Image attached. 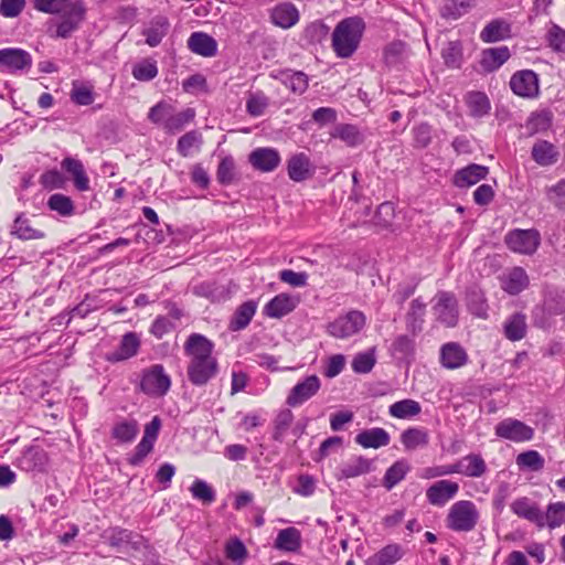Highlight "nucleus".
<instances>
[{
  "label": "nucleus",
  "mask_w": 565,
  "mask_h": 565,
  "mask_svg": "<svg viewBox=\"0 0 565 565\" xmlns=\"http://www.w3.org/2000/svg\"><path fill=\"white\" fill-rule=\"evenodd\" d=\"M214 344L205 335L192 333L184 343V353L190 358L186 374L194 386H204L218 372V362L213 356Z\"/></svg>",
  "instance_id": "nucleus-1"
},
{
  "label": "nucleus",
  "mask_w": 565,
  "mask_h": 565,
  "mask_svg": "<svg viewBox=\"0 0 565 565\" xmlns=\"http://www.w3.org/2000/svg\"><path fill=\"white\" fill-rule=\"evenodd\" d=\"M366 24L360 15L342 19L331 34V46L340 58H349L358 51Z\"/></svg>",
  "instance_id": "nucleus-2"
},
{
  "label": "nucleus",
  "mask_w": 565,
  "mask_h": 565,
  "mask_svg": "<svg viewBox=\"0 0 565 565\" xmlns=\"http://www.w3.org/2000/svg\"><path fill=\"white\" fill-rule=\"evenodd\" d=\"M480 519L477 505L470 500H459L448 510L445 519L446 527L454 532H471Z\"/></svg>",
  "instance_id": "nucleus-3"
},
{
  "label": "nucleus",
  "mask_w": 565,
  "mask_h": 565,
  "mask_svg": "<svg viewBox=\"0 0 565 565\" xmlns=\"http://www.w3.org/2000/svg\"><path fill=\"white\" fill-rule=\"evenodd\" d=\"M365 324V315L360 310L352 309L329 322L327 332L335 339H348L358 334Z\"/></svg>",
  "instance_id": "nucleus-4"
},
{
  "label": "nucleus",
  "mask_w": 565,
  "mask_h": 565,
  "mask_svg": "<svg viewBox=\"0 0 565 565\" xmlns=\"http://www.w3.org/2000/svg\"><path fill=\"white\" fill-rule=\"evenodd\" d=\"M171 387V379L162 364H153L141 372L139 390L148 396H164Z\"/></svg>",
  "instance_id": "nucleus-5"
},
{
  "label": "nucleus",
  "mask_w": 565,
  "mask_h": 565,
  "mask_svg": "<svg viewBox=\"0 0 565 565\" xmlns=\"http://www.w3.org/2000/svg\"><path fill=\"white\" fill-rule=\"evenodd\" d=\"M504 244L513 253L533 255L541 245V234L536 228H514L505 234Z\"/></svg>",
  "instance_id": "nucleus-6"
},
{
  "label": "nucleus",
  "mask_w": 565,
  "mask_h": 565,
  "mask_svg": "<svg viewBox=\"0 0 565 565\" xmlns=\"http://www.w3.org/2000/svg\"><path fill=\"white\" fill-rule=\"evenodd\" d=\"M86 8L81 0L68 3L66 9L60 13V21L56 23L53 38L68 39L77 31L85 19Z\"/></svg>",
  "instance_id": "nucleus-7"
},
{
  "label": "nucleus",
  "mask_w": 565,
  "mask_h": 565,
  "mask_svg": "<svg viewBox=\"0 0 565 565\" xmlns=\"http://www.w3.org/2000/svg\"><path fill=\"white\" fill-rule=\"evenodd\" d=\"M140 347V337L132 331L126 332L121 337L118 347L114 351L105 353L104 360L111 364L127 361L138 354Z\"/></svg>",
  "instance_id": "nucleus-8"
},
{
  "label": "nucleus",
  "mask_w": 565,
  "mask_h": 565,
  "mask_svg": "<svg viewBox=\"0 0 565 565\" xmlns=\"http://www.w3.org/2000/svg\"><path fill=\"white\" fill-rule=\"evenodd\" d=\"M495 435L503 439L523 443L533 438L534 429L519 419L505 418L497 424Z\"/></svg>",
  "instance_id": "nucleus-9"
},
{
  "label": "nucleus",
  "mask_w": 565,
  "mask_h": 565,
  "mask_svg": "<svg viewBox=\"0 0 565 565\" xmlns=\"http://www.w3.org/2000/svg\"><path fill=\"white\" fill-rule=\"evenodd\" d=\"M510 88L520 97H536L540 93L539 76L532 70L518 71L510 78Z\"/></svg>",
  "instance_id": "nucleus-10"
},
{
  "label": "nucleus",
  "mask_w": 565,
  "mask_h": 565,
  "mask_svg": "<svg viewBox=\"0 0 565 565\" xmlns=\"http://www.w3.org/2000/svg\"><path fill=\"white\" fill-rule=\"evenodd\" d=\"M437 297V303L434 306L437 320L447 328L456 327L459 313L455 295L449 291H439Z\"/></svg>",
  "instance_id": "nucleus-11"
},
{
  "label": "nucleus",
  "mask_w": 565,
  "mask_h": 565,
  "mask_svg": "<svg viewBox=\"0 0 565 565\" xmlns=\"http://www.w3.org/2000/svg\"><path fill=\"white\" fill-rule=\"evenodd\" d=\"M486 471L484 461H470L467 466H462L459 461L454 465H444L428 468L423 473L424 478L431 479L451 473H462L468 477H480Z\"/></svg>",
  "instance_id": "nucleus-12"
},
{
  "label": "nucleus",
  "mask_w": 565,
  "mask_h": 565,
  "mask_svg": "<svg viewBox=\"0 0 565 565\" xmlns=\"http://www.w3.org/2000/svg\"><path fill=\"white\" fill-rule=\"evenodd\" d=\"M32 62L31 54L23 49L4 47L0 50V65L11 74L29 71Z\"/></svg>",
  "instance_id": "nucleus-13"
},
{
  "label": "nucleus",
  "mask_w": 565,
  "mask_h": 565,
  "mask_svg": "<svg viewBox=\"0 0 565 565\" xmlns=\"http://www.w3.org/2000/svg\"><path fill=\"white\" fill-rule=\"evenodd\" d=\"M459 491L455 481L443 479L434 482L426 490L427 501L434 507H444L452 500Z\"/></svg>",
  "instance_id": "nucleus-14"
},
{
  "label": "nucleus",
  "mask_w": 565,
  "mask_h": 565,
  "mask_svg": "<svg viewBox=\"0 0 565 565\" xmlns=\"http://www.w3.org/2000/svg\"><path fill=\"white\" fill-rule=\"evenodd\" d=\"M321 386L320 379L317 375H309L303 381L298 382L287 396L286 403L291 407L302 405L317 394Z\"/></svg>",
  "instance_id": "nucleus-15"
},
{
  "label": "nucleus",
  "mask_w": 565,
  "mask_h": 565,
  "mask_svg": "<svg viewBox=\"0 0 565 565\" xmlns=\"http://www.w3.org/2000/svg\"><path fill=\"white\" fill-rule=\"evenodd\" d=\"M287 174L294 182H303L315 174V166L305 152H298L287 160Z\"/></svg>",
  "instance_id": "nucleus-16"
},
{
  "label": "nucleus",
  "mask_w": 565,
  "mask_h": 565,
  "mask_svg": "<svg viewBox=\"0 0 565 565\" xmlns=\"http://www.w3.org/2000/svg\"><path fill=\"white\" fill-rule=\"evenodd\" d=\"M501 288L510 296H518L530 286V277L521 266L510 268L501 278Z\"/></svg>",
  "instance_id": "nucleus-17"
},
{
  "label": "nucleus",
  "mask_w": 565,
  "mask_h": 565,
  "mask_svg": "<svg viewBox=\"0 0 565 565\" xmlns=\"http://www.w3.org/2000/svg\"><path fill=\"white\" fill-rule=\"evenodd\" d=\"M299 303L297 297L281 292L271 298L264 307L263 313L266 317L280 319L292 312Z\"/></svg>",
  "instance_id": "nucleus-18"
},
{
  "label": "nucleus",
  "mask_w": 565,
  "mask_h": 565,
  "mask_svg": "<svg viewBox=\"0 0 565 565\" xmlns=\"http://www.w3.org/2000/svg\"><path fill=\"white\" fill-rule=\"evenodd\" d=\"M512 38V24L503 19L495 18L489 21L479 34L483 43H495Z\"/></svg>",
  "instance_id": "nucleus-19"
},
{
  "label": "nucleus",
  "mask_w": 565,
  "mask_h": 565,
  "mask_svg": "<svg viewBox=\"0 0 565 565\" xmlns=\"http://www.w3.org/2000/svg\"><path fill=\"white\" fill-rule=\"evenodd\" d=\"M489 168L487 166L470 163L457 170L452 177V183L459 189L470 188L487 178Z\"/></svg>",
  "instance_id": "nucleus-20"
},
{
  "label": "nucleus",
  "mask_w": 565,
  "mask_h": 565,
  "mask_svg": "<svg viewBox=\"0 0 565 565\" xmlns=\"http://www.w3.org/2000/svg\"><path fill=\"white\" fill-rule=\"evenodd\" d=\"M269 19L274 25L287 30L298 23L300 14L294 3L280 2L270 10Z\"/></svg>",
  "instance_id": "nucleus-21"
},
{
  "label": "nucleus",
  "mask_w": 565,
  "mask_h": 565,
  "mask_svg": "<svg viewBox=\"0 0 565 565\" xmlns=\"http://www.w3.org/2000/svg\"><path fill=\"white\" fill-rule=\"evenodd\" d=\"M248 161L255 170L271 172L279 166L281 158L275 148H256L249 153Z\"/></svg>",
  "instance_id": "nucleus-22"
},
{
  "label": "nucleus",
  "mask_w": 565,
  "mask_h": 565,
  "mask_svg": "<svg viewBox=\"0 0 565 565\" xmlns=\"http://www.w3.org/2000/svg\"><path fill=\"white\" fill-rule=\"evenodd\" d=\"M439 361L445 369L455 370L467 364L468 354L458 342H448L440 348Z\"/></svg>",
  "instance_id": "nucleus-23"
},
{
  "label": "nucleus",
  "mask_w": 565,
  "mask_h": 565,
  "mask_svg": "<svg viewBox=\"0 0 565 565\" xmlns=\"http://www.w3.org/2000/svg\"><path fill=\"white\" fill-rule=\"evenodd\" d=\"M216 40L202 31L193 32L188 39L189 50L203 57H212L217 54Z\"/></svg>",
  "instance_id": "nucleus-24"
},
{
  "label": "nucleus",
  "mask_w": 565,
  "mask_h": 565,
  "mask_svg": "<svg viewBox=\"0 0 565 565\" xmlns=\"http://www.w3.org/2000/svg\"><path fill=\"white\" fill-rule=\"evenodd\" d=\"M510 508L519 518L525 519L539 526L544 525L543 513L531 499L526 497L518 498L511 503Z\"/></svg>",
  "instance_id": "nucleus-25"
},
{
  "label": "nucleus",
  "mask_w": 565,
  "mask_h": 565,
  "mask_svg": "<svg viewBox=\"0 0 565 565\" xmlns=\"http://www.w3.org/2000/svg\"><path fill=\"white\" fill-rule=\"evenodd\" d=\"M511 56L508 46L484 49L481 52L480 65L483 72L492 73L500 68Z\"/></svg>",
  "instance_id": "nucleus-26"
},
{
  "label": "nucleus",
  "mask_w": 565,
  "mask_h": 565,
  "mask_svg": "<svg viewBox=\"0 0 565 565\" xmlns=\"http://www.w3.org/2000/svg\"><path fill=\"white\" fill-rule=\"evenodd\" d=\"M257 310V301L250 299L241 303L228 322V330L236 332L244 330L250 323Z\"/></svg>",
  "instance_id": "nucleus-27"
},
{
  "label": "nucleus",
  "mask_w": 565,
  "mask_h": 565,
  "mask_svg": "<svg viewBox=\"0 0 565 565\" xmlns=\"http://www.w3.org/2000/svg\"><path fill=\"white\" fill-rule=\"evenodd\" d=\"M355 443L363 448H381L391 441L390 434L381 427H373L361 430L354 438Z\"/></svg>",
  "instance_id": "nucleus-28"
},
{
  "label": "nucleus",
  "mask_w": 565,
  "mask_h": 565,
  "mask_svg": "<svg viewBox=\"0 0 565 565\" xmlns=\"http://www.w3.org/2000/svg\"><path fill=\"white\" fill-rule=\"evenodd\" d=\"M192 292L198 297H203L212 302L225 301L230 298V290L215 280H206L196 284L192 288Z\"/></svg>",
  "instance_id": "nucleus-29"
},
{
  "label": "nucleus",
  "mask_w": 565,
  "mask_h": 565,
  "mask_svg": "<svg viewBox=\"0 0 565 565\" xmlns=\"http://www.w3.org/2000/svg\"><path fill=\"white\" fill-rule=\"evenodd\" d=\"M404 556L403 547L397 543L387 544L364 559V565H394Z\"/></svg>",
  "instance_id": "nucleus-30"
},
{
  "label": "nucleus",
  "mask_w": 565,
  "mask_h": 565,
  "mask_svg": "<svg viewBox=\"0 0 565 565\" xmlns=\"http://www.w3.org/2000/svg\"><path fill=\"white\" fill-rule=\"evenodd\" d=\"M292 93L301 95L309 86L308 75L301 71L282 70L274 76Z\"/></svg>",
  "instance_id": "nucleus-31"
},
{
  "label": "nucleus",
  "mask_w": 565,
  "mask_h": 565,
  "mask_svg": "<svg viewBox=\"0 0 565 565\" xmlns=\"http://www.w3.org/2000/svg\"><path fill=\"white\" fill-rule=\"evenodd\" d=\"M170 28V22L164 15H157L151 21L147 29L142 31L146 38V43L150 47L158 46L163 38L167 35Z\"/></svg>",
  "instance_id": "nucleus-32"
},
{
  "label": "nucleus",
  "mask_w": 565,
  "mask_h": 565,
  "mask_svg": "<svg viewBox=\"0 0 565 565\" xmlns=\"http://www.w3.org/2000/svg\"><path fill=\"white\" fill-rule=\"evenodd\" d=\"M390 351L394 359L409 364L415 356V341L406 334H399L392 342Z\"/></svg>",
  "instance_id": "nucleus-33"
},
{
  "label": "nucleus",
  "mask_w": 565,
  "mask_h": 565,
  "mask_svg": "<svg viewBox=\"0 0 565 565\" xmlns=\"http://www.w3.org/2000/svg\"><path fill=\"white\" fill-rule=\"evenodd\" d=\"M465 103L469 115L473 118H482L490 113L491 103L486 93L479 90L468 92L465 96Z\"/></svg>",
  "instance_id": "nucleus-34"
},
{
  "label": "nucleus",
  "mask_w": 565,
  "mask_h": 565,
  "mask_svg": "<svg viewBox=\"0 0 565 565\" xmlns=\"http://www.w3.org/2000/svg\"><path fill=\"white\" fill-rule=\"evenodd\" d=\"M61 166L73 177L74 185L78 191L84 192L89 189V179L81 160L66 157L62 160Z\"/></svg>",
  "instance_id": "nucleus-35"
},
{
  "label": "nucleus",
  "mask_w": 565,
  "mask_h": 565,
  "mask_svg": "<svg viewBox=\"0 0 565 565\" xmlns=\"http://www.w3.org/2000/svg\"><path fill=\"white\" fill-rule=\"evenodd\" d=\"M61 166L73 177L74 185L78 191L84 192L89 189V179L81 160L66 157L62 160Z\"/></svg>",
  "instance_id": "nucleus-36"
},
{
  "label": "nucleus",
  "mask_w": 565,
  "mask_h": 565,
  "mask_svg": "<svg viewBox=\"0 0 565 565\" xmlns=\"http://www.w3.org/2000/svg\"><path fill=\"white\" fill-rule=\"evenodd\" d=\"M531 156L539 166L547 167L557 162L559 153L550 141L539 140L533 145Z\"/></svg>",
  "instance_id": "nucleus-37"
},
{
  "label": "nucleus",
  "mask_w": 565,
  "mask_h": 565,
  "mask_svg": "<svg viewBox=\"0 0 565 565\" xmlns=\"http://www.w3.org/2000/svg\"><path fill=\"white\" fill-rule=\"evenodd\" d=\"M329 32V25L322 20H315L307 24L302 32L301 40L307 46H318L327 40Z\"/></svg>",
  "instance_id": "nucleus-38"
},
{
  "label": "nucleus",
  "mask_w": 565,
  "mask_h": 565,
  "mask_svg": "<svg viewBox=\"0 0 565 565\" xmlns=\"http://www.w3.org/2000/svg\"><path fill=\"white\" fill-rule=\"evenodd\" d=\"M333 138L343 141L348 147H358L365 140L364 134L358 126L352 124H339L332 134Z\"/></svg>",
  "instance_id": "nucleus-39"
},
{
  "label": "nucleus",
  "mask_w": 565,
  "mask_h": 565,
  "mask_svg": "<svg viewBox=\"0 0 565 565\" xmlns=\"http://www.w3.org/2000/svg\"><path fill=\"white\" fill-rule=\"evenodd\" d=\"M275 547L285 552H296L301 547V533L296 527L282 529L275 540Z\"/></svg>",
  "instance_id": "nucleus-40"
},
{
  "label": "nucleus",
  "mask_w": 565,
  "mask_h": 565,
  "mask_svg": "<svg viewBox=\"0 0 565 565\" xmlns=\"http://www.w3.org/2000/svg\"><path fill=\"white\" fill-rule=\"evenodd\" d=\"M504 335L510 341H520L526 334V316L522 312L511 315L503 324Z\"/></svg>",
  "instance_id": "nucleus-41"
},
{
  "label": "nucleus",
  "mask_w": 565,
  "mask_h": 565,
  "mask_svg": "<svg viewBox=\"0 0 565 565\" xmlns=\"http://www.w3.org/2000/svg\"><path fill=\"white\" fill-rule=\"evenodd\" d=\"M11 234L22 241L41 239L45 236L42 231L35 230L30 225V220L23 213H20L14 218Z\"/></svg>",
  "instance_id": "nucleus-42"
},
{
  "label": "nucleus",
  "mask_w": 565,
  "mask_h": 565,
  "mask_svg": "<svg viewBox=\"0 0 565 565\" xmlns=\"http://www.w3.org/2000/svg\"><path fill=\"white\" fill-rule=\"evenodd\" d=\"M473 7L472 0H444L440 15L446 20H458Z\"/></svg>",
  "instance_id": "nucleus-43"
},
{
  "label": "nucleus",
  "mask_w": 565,
  "mask_h": 565,
  "mask_svg": "<svg viewBox=\"0 0 565 565\" xmlns=\"http://www.w3.org/2000/svg\"><path fill=\"white\" fill-rule=\"evenodd\" d=\"M467 308L470 313L479 318H487L488 303L482 290L470 288L466 294Z\"/></svg>",
  "instance_id": "nucleus-44"
},
{
  "label": "nucleus",
  "mask_w": 565,
  "mask_h": 565,
  "mask_svg": "<svg viewBox=\"0 0 565 565\" xmlns=\"http://www.w3.org/2000/svg\"><path fill=\"white\" fill-rule=\"evenodd\" d=\"M426 305L420 298H416L411 302L409 311L406 315V326L413 334L423 330L424 315Z\"/></svg>",
  "instance_id": "nucleus-45"
},
{
  "label": "nucleus",
  "mask_w": 565,
  "mask_h": 565,
  "mask_svg": "<svg viewBox=\"0 0 565 565\" xmlns=\"http://www.w3.org/2000/svg\"><path fill=\"white\" fill-rule=\"evenodd\" d=\"M195 115V109L191 107H188L179 113H175L174 110L170 119L167 121V125L164 126V131L169 135L180 132L188 124L194 120Z\"/></svg>",
  "instance_id": "nucleus-46"
},
{
  "label": "nucleus",
  "mask_w": 565,
  "mask_h": 565,
  "mask_svg": "<svg viewBox=\"0 0 565 565\" xmlns=\"http://www.w3.org/2000/svg\"><path fill=\"white\" fill-rule=\"evenodd\" d=\"M422 411V406L417 401L405 398L393 403L390 406L388 413L395 418H411L418 415Z\"/></svg>",
  "instance_id": "nucleus-47"
},
{
  "label": "nucleus",
  "mask_w": 565,
  "mask_h": 565,
  "mask_svg": "<svg viewBox=\"0 0 565 565\" xmlns=\"http://www.w3.org/2000/svg\"><path fill=\"white\" fill-rule=\"evenodd\" d=\"M138 430V422L136 419H124L114 425L111 436L120 443H130L136 438Z\"/></svg>",
  "instance_id": "nucleus-48"
},
{
  "label": "nucleus",
  "mask_w": 565,
  "mask_h": 565,
  "mask_svg": "<svg viewBox=\"0 0 565 565\" xmlns=\"http://www.w3.org/2000/svg\"><path fill=\"white\" fill-rule=\"evenodd\" d=\"M203 143V136L199 130H191L182 135L177 142L178 153L186 158L193 148L200 149Z\"/></svg>",
  "instance_id": "nucleus-49"
},
{
  "label": "nucleus",
  "mask_w": 565,
  "mask_h": 565,
  "mask_svg": "<svg viewBox=\"0 0 565 565\" xmlns=\"http://www.w3.org/2000/svg\"><path fill=\"white\" fill-rule=\"evenodd\" d=\"M173 111L174 107L171 104L166 100H160L149 109L147 118L150 122L164 130V126Z\"/></svg>",
  "instance_id": "nucleus-50"
},
{
  "label": "nucleus",
  "mask_w": 565,
  "mask_h": 565,
  "mask_svg": "<svg viewBox=\"0 0 565 565\" xmlns=\"http://www.w3.org/2000/svg\"><path fill=\"white\" fill-rule=\"evenodd\" d=\"M376 363L375 348H371L364 352L354 355L351 366L356 374L370 373Z\"/></svg>",
  "instance_id": "nucleus-51"
},
{
  "label": "nucleus",
  "mask_w": 565,
  "mask_h": 565,
  "mask_svg": "<svg viewBox=\"0 0 565 565\" xmlns=\"http://www.w3.org/2000/svg\"><path fill=\"white\" fill-rule=\"evenodd\" d=\"M401 441L406 449H417L428 444V434L424 428H408L402 433Z\"/></svg>",
  "instance_id": "nucleus-52"
},
{
  "label": "nucleus",
  "mask_w": 565,
  "mask_h": 565,
  "mask_svg": "<svg viewBox=\"0 0 565 565\" xmlns=\"http://www.w3.org/2000/svg\"><path fill=\"white\" fill-rule=\"evenodd\" d=\"M131 74L139 82H150L158 75L157 62L151 58H143L132 66Z\"/></svg>",
  "instance_id": "nucleus-53"
},
{
  "label": "nucleus",
  "mask_w": 565,
  "mask_h": 565,
  "mask_svg": "<svg viewBox=\"0 0 565 565\" xmlns=\"http://www.w3.org/2000/svg\"><path fill=\"white\" fill-rule=\"evenodd\" d=\"M445 64L450 68H459L462 64V45L459 41H450L441 52Z\"/></svg>",
  "instance_id": "nucleus-54"
},
{
  "label": "nucleus",
  "mask_w": 565,
  "mask_h": 565,
  "mask_svg": "<svg viewBox=\"0 0 565 565\" xmlns=\"http://www.w3.org/2000/svg\"><path fill=\"white\" fill-rule=\"evenodd\" d=\"M433 127L426 121L419 122L412 129L413 146L417 149L427 148L433 140Z\"/></svg>",
  "instance_id": "nucleus-55"
},
{
  "label": "nucleus",
  "mask_w": 565,
  "mask_h": 565,
  "mask_svg": "<svg viewBox=\"0 0 565 565\" xmlns=\"http://www.w3.org/2000/svg\"><path fill=\"white\" fill-rule=\"evenodd\" d=\"M47 207L62 216H71L74 213V203L70 196L55 193L47 200Z\"/></svg>",
  "instance_id": "nucleus-56"
},
{
  "label": "nucleus",
  "mask_w": 565,
  "mask_h": 565,
  "mask_svg": "<svg viewBox=\"0 0 565 565\" xmlns=\"http://www.w3.org/2000/svg\"><path fill=\"white\" fill-rule=\"evenodd\" d=\"M39 182L44 190L52 191L64 189L66 184V178L60 170L50 169L40 175Z\"/></svg>",
  "instance_id": "nucleus-57"
},
{
  "label": "nucleus",
  "mask_w": 565,
  "mask_h": 565,
  "mask_svg": "<svg viewBox=\"0 0 565 565\" xmlns=\"http://www.w3.org/2000/svg\"><path fill=\"white\" fill-rule=\"evenodd\" d=\"M553 121V113L550 109H541L530 115L527 128L534 132L547 130Z\"/></svg>",
  "instance_id": "nucleus-58"
},
{
  "label": "nucleus",
  "mask_w": 565,
  "mask_h": 565,
  "mask_svg": "<svg viewBox=\"0 0 565 565\" xmlns=\"http://www.w3.org/2000/svg\"><path fill=\"white\" fill-rule=\"evenodd\" d=\"M217 182L222 185H230L235 180V161L233 157H224L216 170Z\"/></svg>",
  "instance_id": "nucleus-59"
},
{
  "label": "nucleus",
  "mask_w": 565,
  "mask_h": 565,
  "mask_svg": "<svg viewBox=\"0 0 565 565\" xmlns=\"http://www.w3.org/2000/svg\"><path fill=\"white\" fill-rule=\"evenodd\" d=\"M190 492L194 499L204 504H211L215 501L214 490L204 480H194L190 487Z\"/></svg>",
  "instance_id": "nucleus-60"
},
{
  "label": "nucleus",
  "mask_w": 565,
  "mask_h": 565,
  "mask_svg": "<svg viewBox=\"0 0 565 565\" xmlns=\"http://www.w3.org/2000/svg\"><path fill=\"white\" fill-rule=\"evenodd\" d=\"M269 105L268 97L263 92L252 94L246 102V110L253 117L262 116Z\"/></svg>",
  "instance_id": "nucleus-61"
},
{
  "label": "nucleus",
  "mask_w": 565,
  "mask_h": 565,
  "mask_svg": "<svg viewBox=\"0 0 565 565\" xmlns=\"http://www.w3.org/2000/svg\"><path fill=\"white\" fill-rule=\"evenodd\" d=\"M407 471L408 467L404 461H395V463L387 469L384 476V487L387 490H391L404 479Z\"/></svg>",
  "instance_id": "nucleus-62"
},
{
  "label": "nucleus",
  "mask_w": 565,
  "mask_h": 565,
  "mask_svg": "<svg viewBox=\"0 0 565 565\" xmlns=\"http://www.w3.org/2000/svg\"><path fill=\"white\" fill-rule=\"evenodd\" d=\"M546 41L554 52H565V29L552 23L546 33Z\"/></svg>",
  "instance_id": "nucleus-63"
},
{
  "label": "nucleus",
  "mask_w": 565,
  "mask_h": 565,
  "mask_svg": "<svg viewBox=\"0 0 565 565\" xmlns=\"http://www.w3.org/2000/svg\"><path fill=\"white\" fill-rule=\"evenodd\" d=\"M545 310L551 316H559L565 312V297L559 291H550L545 298Z\"/></svg>",
  "instance_id": "nucleus-64"
}]
</instances>
